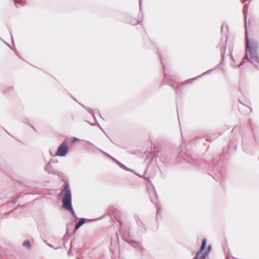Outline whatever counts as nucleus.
<instances>
[{
    "mask_svg": "<svg viewBox=\"0 0 259 259\" xmlns=\"http://www.w3.org/2000/svg\"><path fill=\"white\" fill-rule=\"evenodd\" d=\"M68 149L67 143L66 141H64L59 147L55 156H64L68 152Z\"/></svg>",
    "mask_w": 259,
    "mask_h": 259,
    "instance_id": "20e7f679",
    "label": "nucleus"
},
{
    "mask_svg": "<svg viewBox=\"0 0 259 259\" xmlns=\"http://www.w3.org/2000/svg\"><path fill=\"white\" fill-rule=\"evenodd\" d=\"M232 60H233V61L234 62V66H240L242 64V62H240V63L239 64H237V61L235 60L234 59V56H232Z\"/></svg>",
    "mask_w": 259,
    "mask_h": 259,
    "instance_id": "0eeeda50",
    "label": "nucleus"
},
{
    "mask_svg": "<svg viewBox=\"0 0 259 259\" xmlns=\"http://www.w3.org/2000/svg\"><path fill=\"white\" fill-rule=\"evenodd\" d=\"M61 194L63 196V207L73 214L74 211L71 205V194L68 184L65 185Z\"/></svg>",
    "mask_w": 259,
    "mask_h": 259,
    "instance_id": "f257e3e1",
    "label": "nucleus"
},
{
    "mask_svg": "<svg viewBox=\"0 0 259 259\" xmlns=\"http://www.w3.org/2000/svg\"><path fill=\"white\" fill-rule=\"evenodd\" d=\"M206 244V240L204 239L202 240L201 246L200 251L196 254L194 259H205L209 252H210L211 246L209 245L207 248V250L203 251Z\"/></svg>",
    "mask_w": 259,
    "mask_h": 259,
    "instance_id": "7ed1b4c3",
    "label": "nucleus"
},
{
    "mask_svg": "<svg viewBox=\"0 0 259 259\" xmlns=\"http://www.w3.org/2000/svg\"><path fill=\"white\" fill-rule=\"evenodd\" d=\"M246 56L249 57L250 61L256 66L259 65V57L257 54V50L255 48H250L248 39L246 41Z\"/></svg>",
    "mask_w": 259,
    "mask_h": 259,
    "instance_id": "f03ea898",
    "label": "nucleus"
},
{
    "mask_svg": "<svg viewBox=\"0 0 259 259\" xmlns=\"http://www.w3.org/2000/svg\"><path fill=\"white\" fill-rule=\"evenodd\" d=\"M84 223V220L83 219H80L75 226V230H77L81 225Z\"/></svg>",
    "mask_w": 259,
    "mask_h": 259,
    "instance_id": "39448f33",
    "label": "nucleus"
},
{
    "mask_svg": "<svg viewBox=\"0 0 259 259\" xmlns=\"http://www.w3.org/2000/svg\"><path fill=\"white\" fill-rule=\"evenodd\" d=\"M23 245L24 246L26 247L29 248H30L31 247L30 243V242L28 240L25 241L23 243Z\"/></svg>",
    "mask_w": 259,
    "mask_h": 259,
    "instance_id": "423d86ee",
    "label": "nucleus"
}]
</instances>
